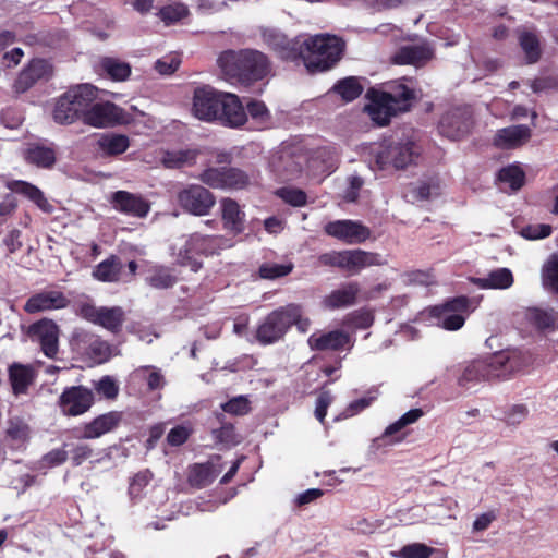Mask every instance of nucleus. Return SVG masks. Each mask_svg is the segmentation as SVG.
Returning <instances> with one entry per match:
<instances>
[{
	"label": "nucleus",
	"mask_w": 558,
	"mask_h": 558,
	"mask_svg": "<svg viewBox=\"0 0 558 558\" xmlns=\"http://www.w3.org/2000/svg\"><path fill=\"white\" fill-rule=\"evenodd\" d=\"M345 43L336 35L318 34L287 39L281 35V60L303 64L308 74L325 73L341 60Z\"/></svg>",
	"instance_id": "f257e3e1"
},
{
	"label": "nucleus",
	"mask_w": 558,
	"mask_h": 558,
	"mask_svg": "<svg viewBox=\"0 0 558 558\" xmlns=\"http://www.w3.org/2000/svg\"><path fill=\"white\" fill-rule=\"evenodd\" d=\"M527 365L529 357L520 350H501L460 365L457 374V384L463 389H471L495 378L506 379Z\"/></svg>",
	"instance_id": "f03ea898"
},
{
	"label": "nucleus",
	"mask_w": 558,
	"mask_h": 558,
	"mask_svg": "<svg viewBox=\"0 0 558 558\" xmlns=\"http://www.w3.org/2000/svg\"><path fill=\"white\" fill-rule=\"evenodd\" d=\"M217 65L231 84L248 87L262 81L269 71L267 57L255 49H228L217 58Z\"/></svg>",
	"instance_id": "7ed1b4c3"
},
{
	"label": "nucleus",
	"mask_w": 558,
	"mask_h": 558,
	"mask_svg": "<svg viewBox=\"0 0 558 558\" xmlns=\"http://www.w3.org/2000/svg\"><path fill=\"white\" fill-rule=\"evenodd\" d=\"M421 154V147L408 137L385 138L374 153L375 162L380 170L404 169L412 165Z\"/></svg>",
	"instance_id": "20e7f679"
},
{
	"label": "nucleus",
	"mask_w": 558,
	"mask_h": 558,
	"mask_svg": "<svg viewBox=\"0 0 558 558\" xmlns=\"http://www.w3.org/2000/svg\"><path fill=\"white\" fill-rule=\"evenodd\" d=\"M318 260L323 266L336 267L350 275H357L371 266L387 264V259L381 254L361 248L331 251L320 254Z\"/></svg>",
	"instance_id": "39448f33"
},
{
	"label": "nucleus",
	"mask_w": 558,
	"mask_h": 558,
	"mask_svg": "<svg viewBox=\"0 0 558 558\" xmlns=\"http://www.w3.org/2000/svg\"><path fill=\"white\" fill-rule=\"evenodd\" d=\"M223 238L220 235H204L199 232L192 233L180 248L178 260L183 266H189L192 271L202 268L199 256H209L221 250Z\"/></svg>",
	"instance_id": "423d86ee"
},
{
	"label": "nucleus",
	"mask_w": 558,
	"mask_h": 558,
	"mask_svg": "<svg viewBox=\"0 0 558 558\" xmlns=\"http://www.w3.org/2000/svg\"><path fill=\"white\" fill-rule=\"evenodd\" d=\"M471 302L465 295H459L446 300L430 308V317L435 324L449 331H456L463 327L470 312Z\"/></svg>",
	"instance_id": "0eeeda50"
},
{
	"label": "nucleus",
	"mask_w": 558,
	"mask_h": 558,
	"mask_svg": "<svg viewBox=\"0 0 558 558\" xmlns=\"http://www.w3.org/2000/svg\"><path fill=\"white\" fill-rule=\"evenodd\" d=\"M197 179L216 190H244L251 184L250 174L235 167H209L202 171Z\"/></svg>",
	"instance_id": "6e6552de"
},
{
	"label": "nucleus",
	"mask_w": 558,
	"mask_h": 558,
	"mask_svg": "<svg viewBox=\"0 0 558 558\" xmlns=\"http://www.w3.org/2000/svg\"><path fill=\"white\" fill-rule=\"evenodd\" d=\"M179 206L187 214L207 216L216 205L215 195L201 184H189L177 194Z\"/></svg>",
	"instance_id": "1a4fd4ad"
},
{
	"label": "nucleus",
	"mask_w": 558,
	"mask_h": 558,
	"mask_svg": "<svg viewBox=\"0 0 558 558\" xmlns=\"http://www.w3.org/2000/svg\"><path fill=\"white\" fill-rule=\"evenodd\" d=\"M324 231L345 244H361L371 238L372 231L361 221L342 219L330 221L325 225Z\"/></svg>",
	"instance_id": "9d476101"
},
{
	"label": "nucleus",
	"mask_w": 558,
	"mask_h": 558,
	"mask_svg": "<svg viewBox=\"0 0 558 558\" xmlns=\"http://www.w3.org/2000/svg\"><path fill=\"white\" fill-rule=\"evenodd\" d=\"M59 326L49 318H41L28 326L27 336L40 344L43 353L54 359L59 352Z\"/></svg>",
	"instance_id": "9b49d317"
},
{
	"label": "nucleus",
	"mask_w": 558,
	"mask_h": 558,
	"mask_svg": "<svg viewBox=\"0 0 558 558\" xmlns=\"http://www.w3.org/2000/svg\"><path fill=\"white\" fill-rule=\"evenodd\" d=\"M221 92L210 86L197 87L193 95V114L203 121L217 120L220 109Z\"/></svg>",
	"instance_id": "f8f14e48"
},
{
	"label": "nucleus",
	"mask_w": 558,
	"mask_h": 558,
	"mask_svg": "<svg viewBox=\"0 0 558 558\" xmlns=\"http://www.w3.org/2000/svg\"><path fill=\"white\" fill-rule=\"evenodd\" d=\"M471 124L469 109L458 107L442 114L438 122V131L442 136L458 141L469 133Z\"/></svg>",
	"instance_id": "ddd939ff"
},
{
	"label": "nucleus",
	"mask_w": 558,
	"mask_h": 558,
	"mask_svg": "<svg viewBox=\"0 0 558 558\" xmlns=\"http://www.w3.org/2000/svg\"><path fill=\"white\" fill-rule=\"evenodd\" d=\"M53 73L52 65L45 59H33L19 73L13 83V92L21 95L31 89L39 81H48Z\"/></svg>",
	"instance_id": "4468645a"
},
{
	"label": "nucleus",
	"mask_w": 558,
	"mask_h": 558,
	"mask_svg": "<svg viewBox=\"0 0 558 558\" xmlns=\"http://www.w3.org/2000/svg\"><path fill=\"white\" fill-rule=\"evenodd\" d=\"M94 402L92 390L82 386L65 389L60 396V408L65 415L76 416L85 413Z\"/></svg>",
	"instance_id": "2eb2a0df"
},
{
	"label": "nucleus",
	"mask_w": 558,
	"mask_h": 558,
	"mask_svg": "<svg viewBox=\"0 0 558 558\" xmlns=\"http://www.w3.org/2000/svg\"><path fill=\"white\" fill-rule=\"evenodd\" d=\"M369 104L366 110L371 119L379 126L389 124L392 117L397 116L401 110H397L396 105L391 102V98L379 90L369 89L367 92Z\"/></svg>",
	"instance_id": "dca6fc26"
},
{
	"label": "nucleus",
	"mask_w": 558,
	"mask_h": 558,
	"mask_svg": "<svg viewBox=\"0 0 558 558\" xmlns=\"http://www.w3.org/2000/svg\"><path fill=\"white\" fill-rule=\"evenodd\" d=\"M70 299L59 290H43L32 295L24 304V311L28 314L62 310L68 307Z\"/></svg>",
	"instance_id": "f3484780"
},
{
	"label": "nucleus",
	"mask_w": 558,
	"mask_h": 558,
	"mask_svg": "<svg viewBox=\"0 0 558 558\" xmlns=\"http://www.w3.org/2000/svg\"><path fill=\"white\" fill-rule=\"evenodd\" d=\"M122 110L110 101L93 102L84 114L83 122L94 128H107L119 123Z\"/></svg>",
	"instance_id": "a211bd4d"
},
{
	"label": "nucleus",
	"mask_w": 558,
	"mask_h": 558,
	"mask_svg": "<svg viewBox=\"0 0 558 558\" xmlns=\"http://www.w3.org/2000/svg\"><path fill=\"white\" fill-rule=\"evenodd\" d=\"M281 166L287 172L288 179H292L301 173L310 161V153L301 144H289L281 142Z\"/></svg>",
	"instance_id": "6ab92c4d"
},
{
	"label": "nucleus",
	"mask_w": 558,
	"mask_h": 558,
	"mask_svg": "<svg viewBox=\"0 0 558 558\" xmlns=\"http://www.w3.org/2000/svg\"><path fill=\"white\" fill-rule=\"evenodd\" d=\"M307 342L310 348L314 351L350 350L353 347L350 335L340 329L323 333H313L308 337Z\"/></svg>",
	"instance_id": "aec40b11"
},
{
	"label": "nucleus",
	"mask_w": 558,
	"mask_h": 558,
	"mask_svg": "<svg viewBox=\"0 0 558 558\" xmlns=\"http://www.w3.org/2000/svg\"><path fill=\"white\" fill-rule=\"evenodd\" d=\"M217 120L231 128L242 126L246 122L247 113L240 98L235 94H221L219 116Z\"/></svg>",
	"instance_id": "412c9836"
},
{
	"label": "nucleus",
	"mask_w": 558,
	"mask_h": 558,
	"mask_svg": "<svg viewBox=\"0 0 558 558\" xmlns=\"http://www.w3.org/2000/svg\"><path fill=\"white\" fill-rule=\"evenodd\" d=\"M361 291L357 281L342 283L338 289L332 290L322 300V306L329 311L350 307L356 304Z\"/></svg>",
	"instance_id": "4be33fe9"
},
{
	"label": "nucleus",
	"mask_w": 558,
	"mask_h": 558,
	"mask_svg": "<svg viewBox=\"0 0 558 558\" xmlns=\"http://www.w3.org/2000/svg\"><path fill=\"white\" fill-rule=\"evenodd\" d=\"M111 203L117 210L137 218L146 217L150 209V205L146 199L126 191L114 192Z\"/></svg>",
	"instance_id": "5701e85b"
},
{
	"label": "nucleus",
	"mask_w": 558,
	"mask_h": 558,
	"mask_svg": "<svg viewBox=\"0 0 558 558\" xmlns=\"http://www.w3.org/2000/svg\"><path fill=\"white\" fill-rule=\"evenodd\" d=\"M434 57V51L427 44L405 45L392 57V62L399 65H414L421 68Z\"/></svg>",
	"instance_id": "b1692460"
},
{
	"label": "nucleus",
	"mask_w": 558,
	"mask_h": 558,
	"mask_svg": "<svg viewBox=\"0 0 558 558\" xmlns=\"http://www.w3.org/2000/svg\"><path fill=\"white\" fill-rule=\"evenodd\" d=\"M122 413L111 411L95 417L92 422L84 425L82 439H95L114 430L122 421Z\"/></svg>",
	"instance_id": "393cba45"
},
{
	"label": "nucleus",
	"mask_w": 558,
	"mask_h": 558,
	"mask_svg": "<svg viewBox=\"0 0 558 558\" xmlns=\"http://www.w3.org/2000/svg\"><path fill=\"white\" fill-rule=\"evenodd\" d=\"M532 131L525 124L510 125L497 131L494 145L501 149H511L522 145L531 137Z\"/></svg>",
	"instance_id": "a878e982"
},
{
	"label": "nucleus",
	"mask_w": 558,
	"mask_h": 558,
	"mask_svg": "<svg viewBox=\"0 0 558 558\" xmlns=\"http://www.w3.org/2000/svg\"><path fill=\"white\" fill-rule=\"evenodd\" d=\"M7 187L16 194H21L28 201L33 202L41 211L51 214L54 206L47 199L44 192L36 185L22 181L13 180L8 182Z\"/></svg>",
	"instance_id": "bb28decb"
},
{
	"label": "nucleus",
	"mask_w": 558,
	"mask_h": 558,
	"mask_svg": "<svg viewBox=\"0 0 558 558\" xmlns=\"http://www.w3.org/2000/svg\"><path fill=\"white\" fill-rule=\"evenodd\" d=\"M221 219L226 229L234 234L244 231L245 213L240 204L230 197H223L220 201Z\"/></svg>",
	"instance_id": "cd10ccee"
},
{
	"label": "nucleus",
	"mask_w": 558,
	"mask_h": 558,
	"mask_svg": "<svg viewBox=\"0 0 558 558\" xmlns=\"http://www.w3.org/2000/svg\"><path fill=\"white\" fill-rule=\"evenodd\" d=\"M541 286L551 298L558 301V253H553L541 268Z\"/></svg>",
	"instance_id": "c85d7f7f"
},
{
	"label": "nucleus",
	"mask_w": 558,
	"mask_h": 558,
	"mask_svg": "<svg viewBox=\"0 0 558 558\" xmlns=\"http://www.w3.org/2000/svg\"><path fill=\"white\" fill-rule=\"evenodd\" d=\"M98 89L92 85V84H78L71 88H69L64 95H71L73 97H69L71 102H73L74 107L77 108V110L82 114V119L84 118V114L88 111L92 104L97 98Z\"/></svg>",
	"instance_id": "c756f323"
},
{
	"label": "nucleus",
	"mask_w": 558,
	"mask_h": 558,
	"mask_svg": "<svg viewBox=\"0 0 558 558\" xmlns=\"http://www.w3.org/2000/svg\"><path fill=\"white\" fill-rule=\"evenodd\" d=\"M379 92L388 95V97L391 98V102L396 105L397 110H401L402 112L409 111L412 101L415 99L414 89L408 87L400 81L390 82L386 90Z\"/></svg>",
	"instance_id": "7c9ffc66"
},
{
	"label": "nucleus",
	"mask_w": 558,
	"mask_h": 558,
	"mask_svg": "<svg viewBox=\"0 0 558 558\" xmlns=\"http://www.w3.org/2000/svg\"><path fill=\"white\" fill-rule=\"evenodd\" d=\"M23 156L27 163L38 168H51L56 163L54 149L40 144H29Z\"/></svg>",
	"instance_id": "2f4dec72"
},
{
	"label": "nucleus",
	"mask_w": 558,
	"mask_h": 558,
	"mask_svg": "<svg viewBox=\"0 0 558 558\" xmlns=\"http://www.w3.org/2000/svg\"><path fill=\"white\" fill-rule=\"evenodd\" d=\"M96 145L101 156H118L129 148L130 141L122 134L106 133L97 140Z\"/></svg>",
	"instance_id": "473e14b6"
},
{
	"label": "nucleus",
	"mask_w": 558,
	"mask_h": 558,
	"mask_svg": "<svg viewBox=\"0 0 558 558\" xmlns=\"http://www.w3.org/2000/svg\"><path fill=\"white\" fill-rule=\"evenodd\" d=\"M361 80L362 78L357 76L340 78L333 84L328 93L338 95L344 102H351L357 99L364 90Z\"/></svg>",
	"instance_id": "72a5a7b5"
},
{
	"label": "nucleus",
	"mask_w": 558,
	"mask_h": 558,
	"mask_svg": "<svg viewBox=\"0 0 558 558\" xmlns=\"http://www.w3.org/2000/svg\"><path fill=\"white\" fill-rule=\"evenodd\" d=\"M221 472L214 460L206 463L195 464L190 471L189 482L192 486L202 488L206 487L214 482V480Z\"/></svg>",
	"instance_id": "f704fd0d"
},
{
	"label": "nucleus",
	"mask_w": 558,
	"mask_h": 558,
	"mask_svg": "<svg viewBox=\"0 0 558 558\" xmlns=\"http://www.w3.org/2000/svg\"><path fill=\"white\" fill-rule=\"evenodd\" d=\"M473 282L481 289H508L513 284V275L509 268H497L486 277L476 278Z\"/></svg>",
	"instance_id": "c9c22d12"
},
{
	"label": "nucleus",
	"mask_w": 558,
	"mask_h": 558,
	"mask_svg": "<svg viewBox=\"0 0 558 558\" xmlns=\"http://www.w3.org/2000/svg\"><path fill=\"white\" fill-rule=\"evenodd\" d=\"M292 325L296 326L301 333H305L310 328L311 322L302 316L301 305L289 304L284 308L281 307V336Z\"/></svg>",
	"instance_id": "e433bc0d"
},
{
	"label": "nucleus",
	"mask_w": 558,
	"mask_h": 558,
	"mask_svg": "<svg viewBox=\"0 0 558 558\" xmlns=\"http://www.w3.org/2000/svg\"><path fill=\"white\" fill-rule=\"evenodd\" d=\"M71 95L62 94L56 101L53 109V120L59 124H71L77 120H82V114L71 102Z\"/></svg>",
	"instance_id": "4c0bfd02"
},
{
	"label": "nucleus",
	"mask_w": 558,
	"mask_h": 558,
	"mask_svg": "<svg viewBox=\"0 0 558 558\" xmlns=\"http://www.w3.org/2000/svg\"><path fill=\"white\" fill-rule=\"evenodd\" d=\"M125 315L124 311L120 306L113 307H99V314L96 325H99L107 330L117 333L121 330L124 323Z\"/></svg>",
	"instance_id": "58836bf2"
},
{
	"label": "nucleus",
	"mask_w": 558,
	"mask_h": 558,
	"mask_svg": "<svg viewBox=\"0 0 558 558\" xmlns=\"http://www.w3.org/2000/svg\"><path fill=\"white\" fill-rule=\"evenodd\" d=\"M122 267L120 258L111 255L96 266L93 276L100 281L114 282L119 280Z\"/></svg>",
	"instance_id": "ea45409f"
},
{
	"label": "nucleus",
	"mask_w": 558,
	"mask_h": 558,
	"mask_svg": "<svg viewBox=\"0 0 558 558\" xmlns=\"http://www.w3.org/2000/svg\"><path fill=\"white\" fill-rule=\"evenodd\" d=\"M525 319L537 330H546L555 326V311L538 306L527 307Z\"/></svg>",
	"instance_id": "a19ab883"
},
{
	"label": "nucleus",
	"mask_w": 558,
	"mask_h": 558,
	"mask_svg": "<svg viewBox=\"0 0 558 558\" xmlns=\"http://www.w3.org/2000/svg\"><path fill=\"white\" fill-rule=\"evenodd\" d=\"M99 66L112 81H125L131 74L130 64L117 58L105 57L100 60Z\"/></svg>",
	"instance_id": "79ce46f5"
},
{
	"label": "nucleus",
	"mask_w": 558,
	"mask_h": 558,
	"mask_svg": "<svg viewBox=\"0 0 558 558\" xmlns=\"http://www.w3.org/2000/svg\"><path fill=\"white\" fill-rule=\"evenodd\" d=\"M256 338L263 344L277 341L279 338V311H272L259 325Z\"/></svg>",
	"instance_id": "37998d69"
},
{
	"label": "nucleus",
	"mask_w": 558,
	"mask_h": 558,
	"mask_svg": "<svg viewBox=\"0 0 558 558\" xmlns=\"http://www.w3.org/2000/svg\"><path fill=\"white\" fill-rule=\"evenodd\" d=\"M519 44L524 52L526 63L534 64L541 59L542 50L539 39L534 33H521Z\"/></svg>",
	"instance_id": "c03bdc74"
},
{
	"label": "nucleus",
	"mask_w": 558,
	"mask_h": 558,
	"mask_svg": "<svg viewBox=\"0 0 558 558\" xmlns=\"http://www.w3.org/2000/svg\"><path fill=\"white\" fill-rule=\"evenodd\" d=\"M498 180L508 184L511 192H518L525 183V173L517 165H509L498 171Z\"/></svg>",
	"instance_id": "a18cd8bd"
},
{
	"label": "nucleus",
	"mask_w": 558,
	"mask_h": 558,
	"mask_svg": "<svg viewBox=\"0 0 558 558\" xmlns=\"http://www.w3.org/2000/svg\"><path fill=\"white\" fill-rule=\"evenodd\" d=\"M9 377L14 393H23L32 383V371L27 366L14 364L9 369Z\"/></svg>",
	"instance_id": "49530a36"
},
{
	"label": "nucleus",
	"mask_w": 558,
	"mask_h": 558,
	"mask_svg": "<svg viewBox=\"0 0 558 558\" xmlns=\"http://www.w3.org/2000/svg\"><path fill=\"white\" fill-rule=\"evenodd\" d=\"M196 153L193 150H172L162 156V163L169 169H179L195 162Z\"/></svg>",
	"instance_id": "de8ad7c7"
},
{
	"label": "nucleus",
	"mask_w": 558,
	"mask_h": 558,
	"mask_svg": "<svg viewBox=\"0 0 558 558\" xmlns=\"http://www.w3.org/2000/svg\"><path fill=\"white\" fill-rule=\"evenodd\" d=\"M423 415H424V412L420 408H415V409L409 410L408 412L402 414L397 421H395L393 423L389 424L385 428V430L383 433V436L384 437H389V436H392V435L399 433L400 430H402L407 426L417 422Z\"/></svg>",
	"instance_id": "09e8293b"
},
{
	"label": "nucleus",
	"mask_w": 558,
	"mask_h": 558,
	"mask_svg": "<svg viewBox=\"0 0 558 558\" xmlns=\"http://www.w3.org/2000/svg\"><path fill=\"white\" fill-rule=\"evenodd\" d=\"M137 377L144 378L147 381L149 390L162 389L166 385V379L161 371L153 365L141 366L135 371Z\"/></svg>",
	"instance_id": "8fccbe9b"
},
{
	"label": "nucleus",
	"mask_w": 558,
	"mask_h": 558,
	"mask_svg": "<svg viewBox=\"0 0 558 558\" xmlns=\"http://www.w3.org/2000/svg\"><path fill=\"white\" fill-rule=\"evenodd\" d=\"M7 436L16 445H22L29 437V427L23 420L12 417L8 422Z\"/></svg>",
	"instance_id": "3c124183"
},
{
	"label": "nucleus",
	"mask_w": 558,
	"mask_h": 558,
	"mask_svg": "<svg viewBox=\"0 0 558 558\" xmlns=\"http://www.w3.org/2000/svg\"><path fill=\"white\" fill-rule=\"evenodd\" d=\"M344 322L353 328L367 329L374 323V315L369 310L360 308L348 314Z\"/></svg>",
	"instance_id": "603ef678"
},
{
	"label": "nucleus",
	"mask_w": 558,
	"mask_h": 558,
	"mask_svg": "<svg viewBox=\"0 0 558 558\" xmlns=\"http://www.w3.org/2000/svg\"><path fill=\"white\" fill-rule=\"evenodd\" d=\"M434 551L435 548L426 544L412 543L404 545L395 556L399 558H429Z\"/></svg>",
	"instance_id": "864d4df0"
},
{
	"label": "nucleus",
	"mask_w": 558,
	"mask_h": 558,
	"mask_svg": "<svg viewBox=\"0 0 558 558\" xmlns=\"http://www.w3.org/2000/svg\"><path fill=\"white\" fill-rule=\"evenodd\" d=\"M147 282L156 289H168L175 283V277L168 269L158 268L147 277Z\"/></svg>",
	"instance_id": "5fc2aeb1"
},
{
	"label": "nucleus",
	"mask_w": 558,
	"mask_h": 558,
	"mask_svg": "<svg viewBox=\"0 0 558 558\" xmlns=\"http://www.w3.org/2000/svg\"><path fill=\"white\" fill-rule=\"evenodd\" d=\"M281 201L293 207H302L307 203V194L299 187H281Z\"/></svg>",
	"instance_id": "6e6d98bb"
},
{
	"label": "nucleus",
	"mask_w": 558,
	"mask_h": 558,
	"mask_svg": "<svg viewBox=\"0 0 558 558\" xmlns=\"http://www.w3.org/2000/svg\"><path fill=\"white\" fill-rule=\"evenodd\" d=\"M226 413L245 415L251 411V401L245 396H236L221 405Z\"/></svg>",
	"instance_id": "4d7b16f0"
},
{
	"label": "nucleus",
	"mask_w": 558,
	"mask_h": 558,
	"mask_svg": "<svg viewBox=\"0 0 558 558\" xmlns=\"http://www.w3.org/2000/svg\"><path fill=\"white\" fill-rule=\"evenodd\" d=\"M189 13L187 8L182 3H173L160 9L159 16L167 24L174 23L185 17Z\"/></svg>",
	"instance_id": "13d9d810"
},
{
	"label": "nucleus",
	"mask_w": 558,
	"mask_h": 558,
	"mask_svg": "<svg viewBox=\"0 0 558 558\" xmlns=\"http://www.w3.org/2000/svg\"><path fill=\"white\" fill-rule=\"evenodd\" d=\"M553 227L547 223L529 225L521 229L520 235L526 240H542L549 236Z\"/></svg>",
	"instance_id": "bf43d9fd"
},
{
	"label": "nucleus",
	"mask_w": 558,
	"mask_h": 558,
	"mask_svg": "<svg viewBox=\"0 0 558 558\" xmlns=\"http://www.w3.org/2000/svg\"><path fill=\"white\" fill-rule=\"evenodd\" d=\"M377 398V390H369L367 396L353 400L349 403L343 412L344 417H350L359 414L363 410L367 409L372 402Z\"/></svg>",
	"instance_id": "052dcab7"
},
{
	"label": "nucleus",
	"mask_w": 558,
	"mask_h": 558,
	"mask_svg": "<svg viewBox=\"0 0 558 558\" xmlns=\"http://www.w3.org/2000/svg\"><path fill=\"white\" fill-rule=\"evenodd\" d=\"M68 459V452L63 448L52 449L39 460L40 469H50L64 463Z\"/></svg>",
	"instance_id": "680f3d73"
},
{
	"label": "nucleus",
	"mask_w": 558,
	"mask_h": 558,
	"mask_svg": "<svg viewBox=\"0 0 558 558\" xmlns=\"http://www.w3.org/2000/svg\"><path fill=\"white\" fill-rule=\"evenodd\" d=\"M153 475L149 471L138 472L133 476L129 486V494L132 498L141 496L143 489L149 484Z\"/></svg>",
	"instance_id": "e2e57ef3"
},
{
	"label": "nucleus",
	"mask_w": 558,
	"mask_h": 558,
	"mask_svg": "<svg viewBox=\"0 0 558 558\" xmlns=\"http://www.w3.org/2000/svg\"><path fill=\"white\" fill-rule=\"evenodd\" d=\"M94 337V333L83 328H75L71 336V343L76 348V350L86 352Z\"/></svg>",
	"instance_id": "0e129e2a"
},
{
	"label": "nucleus",
	"mask_w": 558,
	"mask_h": 558,
	"mask_svg": "<svg viewBox=\"0 0 558 558\" xmlns=\"http://www.w3.org/2000/svg\"><path fill=\"white\" fill-rule=\"evenodd\" d=\"M324 495V490L320 488H308L298 494L293 499L294 507L303 508L310 504L315 502Z\"/></svg>",
	"instance_id": "69168bd1"
},
{
	"label": "nucleus",
	"mask_w": 558,
	"mask_h": 558,
	"mask_svg": "<svg viewBox=\"0 0 558 558\" xmlns=\"http://www.w3.org/2000/svg\"><path fill=\"white\" fill-rule=\"evenodd\" d=\"M438 186L429 182L422 181L413 186L411 193L416 201H428L437 194Z\"/></svg>",
	"instance_id": "338daca9"
},
{
	"label": "nucleus",
	"mask_w": 558,
	"mask_h": 558,
	"mask_svg": "<svg viewBox=\"0 0 558 558\" xmlns=\"http://www.w3.org/2000/svg\"><path fill=\"white\" fill-rule=\"evenodd\" d=\"M214 436L219 442L228 446L235 445L240 441L231 424H225L220 428L215 429Z\"/></svg>",
	"instance_id": "774afa93"
}]
</instances>
